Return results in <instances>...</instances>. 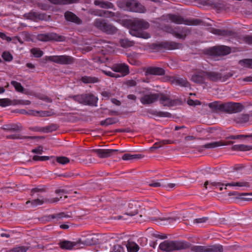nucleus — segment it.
Segmentation results:
<instances>
[{"instance_id": "nucleus-1", "label": "nucleus", "mask_w": 252, "mask_h": 252, "mask_svg": "<svg viewBox=\"0 0 252 252\" xmlns=\"http://www.w3.org/2000/svg\"><path fill=\"white\" fill-rule=\"evenodd\" d=\"M127 23L129 28V32L131 35L144 39H147L150 37L149 33L142 31L148 29L150 27V24L145 20L134 19L129 20Z\"/></svg>"}, {"instance_id": "nucleus-2", "label": "nucleus", "mask_w": 252, "mask_h": 252, "mask_svg": "<svg viewBox=\"0 0 252 252\" xmlns=\"http://www.w3.org/2000/svg\"><path fill=\"white\" fill-rule=\"evenodd\" d=\"M211 108H215L221 111H224L228 113H235L241 112L243 108V105L239 103L228 102L220 103L217 102L211 103L209 104Z\"/></svg>"}, {"instance_id": "nucleus-3", "label": "nucleus", "mask_w": 252, "mask_h": 252, "mask_svg": "<svg viewBox=\"0 0 252 252\" xmlns=\"http://www.w3.org/2000/svg\"><path fill=\"white\" fill-rule=\"evenodd\" d=\"M159 247L162 251L171 252L186 249L189 247V244L184 241H164L160 244Z\"/></svg>"}, {"instance_id": "nucleus-4", "label": "nucleus", "mask_w": 252, "mask_h": 252, "mask_svg": "<svg viewBox=\"0 0 252 252\" xmlns=\"http://www.w3.org/2000/svg\"><path fill=\"white\" fill-rule=\"evenodd\" d=\"M139 205L138 203L135 201H131L125 204L124 206H121L120 209L122 211L123 215L133 216L138 213ZM118 219H126L124 216H118Z\"/></svg>"}, {"instance_id": "nucleus-5", "label": "nucleus", "mask_w": 252, "mask_h": 252, "mask_svg": "<svg viewBox=\"0 0 252 252\" xmlns=\"http://www.w3.org/2000/svg\"><path fill=\"white\" fill-rule=\"evenodd\" d=\"M161 18L163 21L166 22L170 21L176 24H185L187 25L194 24L193 21L185 19L182 16L178 14H167L162 16Z\"/></svg>"}, {"instance_id": "nucleus-6", "label": "nucleus", "mask_w": 252, "mask_h": 252, "mask_svg": "<svg viewBox=\"0 0 252 252\" xmlns=\"http://www.w3.org/2000/svg\"><path fill=\"white\" fill-rule=\"evenodd\" d=\"M190 250L193 252H222L223 248L219 244L205 246L196 245L191 247Z\"/></svg>"}, {"instance_id": "nucleus-7", "label": "nucleus", "mask_w": 252, "mask_h": 252, "mask_svg": "<svg viewBox=\"0 0 252 252\" xmlns=\"http://www.w3.org/2000/svg\"><path fill=\"white\" fill-rule=\"evenodd\" d=\"M124 4L127 10L138 13H145L146 9L140 3L135 0H125Z\"/></svg>"}, {"instance_id": "nucleus-8", "label": "nucleus", "mask_w": 252, "mask_h": 252, "mask_svg": "<svg viewBox=\"0 0 252 252\" xmlns=\"http://www.w3.org/2000/svg\"><path fill=\"white\" fill-rule=\"evenodd\" d=\"M205 72L206 79L212 82H224L232 76V73L231 72L222 75L220 73L216 71H209Z\"/></svg>"}, {"instance_id": "nucleus-9", "label": "nucleus", "mask_w": 252, "mask_h": 252, "mask_svg": "<svg viewBox=\"0 0 252 252\" xmlns=\"http://www.w3.org/2000/svg\"><path fill=\"white\" fill-rule=\"evenodd\" d=\"M207 185H209L210 188L213 189V187H219L220 186H230V187H249L250 183L248 182H246L244 181H240V182H232L230 183L227 184H222L220 182H209L208 181H206L204 183V187L205 189H207Z\"/></svg>"}, {"instance_id": "nucleus-10", "label": "nucleus", "mask_w": 252, "mask_h": 252, "mask_svg": "<svg viewBox=\"0 0 252 252\" xmlns=\"http://www.w3.org/2000/svg\"><path fill=\"white\" fill-rule=\"evenodd\" d=\"M163 31L172 34L176 38L180 39H185L187 36V31L184 29H181L177 27L173 28L170 26H165L163 28Z\"/></svg>"}, {"instance_id": "nucleus-11", "label": "nucleus", "mask_w": 252, "mask_h": 252, "mask_svg": "<svg viewBox=\"0 0 252 252\" xmlns=\"http://www.w3.org/2000/svg\"><path fill=\"white\" fill-rule=\"evenodd\" d=\"M37 39L39 41L44 42L50 41L62 42L65 40V37L55 32H49L38 34L37 35Z\"/></svg>"}, {"instance_id": "nucleus-12", "label": "nucleus", "mask_w": 252, "mask_h": 252, "mask_svg": "<svg viewBox=\"0 0 252 252\" xmlns=\"http://www.w3.org/2000/svg\"><path fill=\"white\" fill-rule=\"evenodd\" d=\"M47 60L61 64H71L74 61L73 57L67 55L51 56L47 57Z\"/></svg>"}, {"instance_id": "nucleus-13", "label": "nucleus", "mask_w": 252, "mask_h": 252, "mask_svg": "<svg viewBox=\"0 0 252 252\" xmlns=\"http://www.w3.org/2000/svg\"><path fill=\"white\" fill-rule=\"evenodd\" d=\"M111 68L114 72L118 73L117 74L120 77L126 76L129 73V67L125 63L114 64Z\"/></svg>"}, {"instance_id": "nucleus-14", "label": "nucleus", "mask_w": 252, "mask_h": 252, "mask_svg": "<svg viewBox=\"0 0 252 252\" xmlns=\"http://www.w3.org/2000/svg\"><path fill=\"white\" fill-rule=\"evenodd\" d=\"M92 152L96 154L99 158H107L122 153L118 150L113 149H93Z\"/></svg>"}, {"instance_id": "nucleus-15", "label": "nucleus", "mask_w": 252, "mask_h": 252, "mask_svg": "<svg viewBox=\"0 0 252 252\" xmlns=\"http://www.w3.org/2000/svg\"><path fill=\"white\" fill-rule=\"evenodd\" d=\"M158 94L149 93L143 95L140 98V102L144 105L151 104L158 100Z\"/></svg>"}, {"instance_id": "nucleus-16", "label": "nucleus", "mask_w": 252, "mask_h": 252, "mask_svg": "<svg viewBox=\"0 0 252 252\" xmlns=\"http://www.w3.org/2000/svg\"><path fill=\"white\" fill-rule=\"evenodd\" d=\"M62 198V196L60 197V198L58 197H55L52 198H44V199H36L33 200L32 201H28L26 202V204H28L29 203H31L33 207L36 206L37 205H42L44 203H54L57 202L60 200V199Z\"/></svg>"}, {"instance_id": "nucleus-17", "label": "nucleus", "mask_w": 252, "mask_h": 252, "mask_svg": "<svg viewBox=\"0 0 252 252\" xmlns=\"http://www.w3.org/2000/svg\"><path fill=\"white\" fill-rule=\"evenodd\" d=\"M145 73L146 75H153L162 76L165 74V71L162 67L149 66L145 69Z\"/></svg>"}, {"instance_id": "nucleus-18", "label": "nucleus", "mask_w": 252, "mask_h": 252, "mask_svg": "<svg viewBox=\"0 0 252 252\" xmlns=\"http://www.w3.org/2000/svg\"><path fill=\"white\" fill-rule=\"evenodd\" d=\"M168 80L171 84L176 85L185 87H188L189 85V83L186 78H181L178 76H170Z\"/></svg>"}, {"instance_id": "nucleus-19", "label": "nucleus", "mask_w": 252, "mask_h": 252, "mask_svg": "<svg viewBox=\"0 0 252 252\" xmlns=\"http://www.w3.org/2000/svg\"><path fill=\"white\" fill-rule=\"evenodd\" d=\"M212 52L215 55L224 56L229 54L231 52V49L228 46H220L213 47L212 49Z\"/></svg>"}, {"instance_id": "nucleus-20", "label": "nucleus", "mask_w": 252, "mask_h": 252, "mask_svg": "<svg viewBox=\"0 0 252 252\" xmlns=\"http://www.w3.org/2000/svg\"><path fill=\"white\" fill-rule=\"evenodd\" d=\"M206 79V72L200 70L192 75L191 80L195 83L201 84L205 83Z\"/></svg>"}, {"instance_id": "nucleus-21", "label": "nucleus", "mask_w": 252, "mask_h": 252, "mask_svg": "<svg viewBox=\"0 0 252 252\" xmlns=\"http://www.w3.org/2000/svg\"><path fill=\"white\" fill-rule=\"evenodd\" d=\"M158 46L167 50H174L180 47L181 44L173 41H165L157 44Z\"/></svg>"}, {"instance_id": "nucleus-22", "label": "nucleus", "mask_w": 252, "mask_h": 252, "mask_svg": "<svg viewBox=\"0 0 252 252\" xmlns=\"http://www.w3.org/2000/svg\"><path fill=\"white\" fill-rule=\"evenodd\" d=\"M233 143V142L230 141H227L226 142L223 141H215L207 143L202 146V147L206 149H213L220 146L230 145Z\"/></svg>"}, {"instance_id": "nucleus-23", "label": "nucleus", "mask_w": 252, "mask_h": 252, "mask_svg": "<svg viewBox=\"0 0 252 252\" xmlns=\"http://www.w3.org/2000/svg\"><path fill=\"white\" fill-rule=\"evenodd\" d=\"M1 128L5 131L15 132L21 131L22 126L19 124H8L3 125Z\"/></svg>"}, {"instance_id": "nucleus-24", "label": "nucleus", "mask_w": 252, "mask_h": 252, "mask_svg": "<svg viewBox=\"0 0 252 252\" xmlns=\"http://www.w3.org/2000/svg\"><path fill=\"white\" fill-rule=\"evenodd\" d=\"M64 16L65 20L77 24H80L82 23L81 20L72 12L67 11L64 13Z\"/></svg>"}, {"instance_id": "nucleus-25", "label": "nucleus", "mask_w": 252, "mask_h": 252, "mask_svg": "<svg viewBox=\"0 0 252 252\" xmlns=\"http://www.w3.org/2000/svg\"><path fill=\"white\" fill-rule=\"evenodd\" d=\"M84 105H95L97 98L92 94H84Z\"/></svg>"}, {"instance_id": "nucleus-26", "label": "nucleus", "mask_w": 252, "mask_h": 252, "mask_svg": "<svg viewBox=\"0 0 252 252\" xmlns=\"http://www.w3.org/2000/svg\"><path fill=\"white\" fill-rule=\"evenodd\" d=\"M77 245L75 242L64 240L59 243V246L62 249L71 250Z\"/></svg>"}, {"instance_id": "nucleus-27", "label": "nucleus", "mask_w": 252, "mask_h": 252, "mask_svg": "<svg viewBox=\"0 0 252 252\" xmlns=\"http://www.w3.org/2000/svg\"><path fill=\"white\" fill-rule=\"evenodd\" d=\"M158 100L160 103L164 106H169L172 104V101L169 96L163 94H158Z\"/></svg>"}, {"instance_id": "nucleus-28", "label": "nucleus", "mask_w": 252, "mask_h": 252, "mask_svg": "<svg viewBox=\"0 0 252 252\" xmlns=\"http://www.w3.org/2000/svg\"><path fill=\"white\" fill-rule=\"evenodd\" d=\"M94 4L100 6L102 8H113L114 7V4L108 1H104L99 0L94 1Z\"/></svg>"}, {"instance_id": "nucleus-29", "label": "nucleus", "mask_w": 252, "mask_h": 252, "mask_svg": "<svg viewBox=\"0 0 252 252\" xmlns=\"http://www.w3.org/2000/svg\"><path fill=\"white\" fill-rule=\"evenodd\" d=\"M148 112L150 114L160 117L170 118L172 116L171 114L168 112L158 111L152 109L148 110Z\"/></svg>"}, {"instance_id": "nucleus-30", "label": "nucleus", "mask_w": 252, "mask_h": 252, "mask_svg": "<svg viewBox=\"0 0 252 252\" xmlns=\"http://www.w3.org/2000/svg\"><path fill=\"white\" fill-rule=\"evenodd\" d=\"M106 21L104 19H96L93 23L94 26L97 29L103 32Z\"/></svg>"}, {"instance_id": "nucleus-31", "label": "nucleus", "mask_w": 252, "mask_h": 252, "mask_svg": "<svg viewBox=\"0 0 252 252\" xmlns=\"http://www.w3.org/2000/svg\"><path fill=\"white\" fill-rule=\"evenodd\" d=\"M250 116L248 114H241L235 118L234 121L238 124H245L249 122Z\"/></svg>"}, {"instance_id": "nucleus-32", "label": "nucleus", "mask_w": 252, "mask_h": 252, "mask_svg": "<svg viewBox=\"0 0 252 252\" xmlns=\"http://www.w3.org/2000/svg\"><path fill=\"white\" fill-rule=\"evenodd\" d=\"M104 28L105 29L103 32H106L107 34H114L116 33L117 31V29L115 26L107 22Z\"/></svg>"}, {"instance_id": "nucleus-33", "label": "nucleus", "mask_w": 252, "mask_h": 252, "mask_svg": "<svg viewBox=\"0 0 252 252\" xmlns=\"http://www.w3.org/2000/svg\"><path fill=\"white\" fill-rule=\"evenodd\" d=\"M138 54H133L127 56V60L129 63L134 65L140 64L139 61L137 60Z\"/></svg>"}, {"instance_id": "nucleus-34", "label": "nucleus", "mask_w": 252, "mask_h": 252, "mask_svg": "<svg viewBox=\"0 0 252 252\" xmlns=\"http://www.w3.org/2000/svg\"><path fill=\"white\" fill-rule=\"evenodd\" d=\"M252 149V146H248L243 144L235 145L232 147V150L233 151H247Z\"/></svg>"}, {"instance_id": "nucleus-35", "label": "nucleus", "mask_w": 252, "mask_h": 252, "mask_svg": "<svg viewBox=\"0 0 252 252\" xmlns=\"http://www.w3.org/2000/svg\"><path fill=\"white\" fill-rule=\"evenodd\" d=\"M81 80L84 83H95L100 81L97 77L87 76H83Z\"/></svg>"}, {"instance_id": "nucleus-36", "label": "nucleus", "mask_w": 252, "mask_h": 252, "mask_svg": "<svg viewBox=\"0 0 252 252\" xmlns=\"http://www.w3.org/2000/svg\"><path fill=\"white\" fill-rule=\"evenodd\" d=\"M55 4H69L79 2V0H49Z\"/></svg>"}, {"instance_id": "nucleus-37", "label": "nucleus", "mask_w": 252, "mask_h": 252, "mask_svg": "<svg viewBox=\"0 0 252 252\" xmlns=\"http://www.w3.org/2000/svg\"><path fill=\"white\" fill-rule=\"evenodd\" d=\"M126 247L128 252H137L139 249L138 245L133 242H128Z\"/></svg>"}, {"instance_id": "nucleus-38", "label": "nucleus", "mask_w": 252, "mask_h": 252, "mask_svg": "<svg viewBox=\"0 0 252 252\" xmlns=\"http://www.w3.org/2000/svg\"><path fill=\"white\" fill-rule=\"evenodd\" d=\"M32 116H39L41 117H48L51 115V112L48 111H34L30 110V113Z\"/></svg>"}, {"instance_id": "nucleus-39", "label": "nucleus", "mask_w": 252, "mask_h": 252, "mask_svg": "<svg viewBox=\"0 0 252 252\" xmlns=\"http://www.w3.org/2000/svg\"><path fill=\"white\" fill-rule=\"evenodd\" d=\"M143 157L140 154H125L122 157V159L124 160H132L134 159H139Z\"/></svg>"}, {"instance_id": "nucleus-40", "label": "nucleus", "mask_w": 252, "mask_h": 252, "mask_svg": "<svg viewBox=\"0 0 252 252\" xmlns=\"http://www.w3.org/2000/svg\"><path fill=\"white\" fill-rule=\"evenodd\" d=\"M174 143V141L170 140H162L158 142L155 143L153 146L151 148V149H157L161 147L163 145L166 144H171Z\"/></svg>"}, {"instance_id": "nucleus-41", "label": "nucleus", "mask_w": 252, "mask_h": 252, "mask_svg": "<svg viewBox=\"0 0 252 252\" xmlns=\"http://www.w3.org/2000/svg\"><path fill=\"white\" fill-rule=\"evenodd\" d=\"M121 46L123 48H128L133 46L135 43L127 38L122 39L120 41Z\"/></svg>"}, {"instance_id": "nucleus-42", "label": "nucleus", "mask_w": 252, "mask_h": 252, "mask_svg": "<svg viewBox=\"0 0 252 252\" xmlns=\"http://www.w3.org/2000/svg\"><path fill=\"white\" fill-rule=\"evenodd\" d=\"M7 139H34V137L33 136H23L19 134H15L9 135L6 136Z\"/></svg>"}, {"instance_id": "nucleus-43", "label": "nucleus", "mask_w": 252, "mask_h": 252, "mask_svg": "<svg viewBox=\"0 0 252 252\" xmlns=\"http://www.w3.org/2000/svg\"><path fill=\"white\" fill-rule=\"evenodd\" d=\"M69 97L79 103L84 105V94L72 95L70 96Z\"/></svg>"}, {"instance_id": "nucleus-44", "label": "nucleus", "mask_w": 252, "mask_h": 252, "mask_svg": "<svg viewBox=\"0 0 252 252\" xmlns=\"http://www.w3.org/2000/svg\"><path fill=\"white\" fill-rule=\"evenodd\" d=\"M102 14L103 15V17L106 18H112L115 16L119 17L120 16V13L119 12L114 13L113 12L103 10H102Z\"/></svg>"}, {"instance_id": "nucleus-45", "label": "nucleus", "mask_w": 252, "mask_h": 252, "mask_svg": "<svg viewBox=\"0 0 252 252\" xmlns=\"http://www.w3.org/2000/svg\"><path fill=\"white\" fill-rule=\"evenodd\" d=\"M88 13L92 15L103 17L102 10L91 8L88 10Z\"/></svg>"}, {"instance_id": "nucleus-46", "label": "nucleus", "mask_w": 252, "mask_h": 252, "mask_svg": "<svg viewBox=\"0 0 252 252\" xmlns=\"http://www.w3.org/2000/svg\"><path fill=\"white\" fill-rule=\"evenodd\" d=\"M117 121L115 118H109L106 119L105 120L102 121L100 122L101 126H107L110 125H112L116 123Z\"/></svg>"}, {"instance_id": "nucleus-47", "label": "nucleus", "mask_w": 252, "mask_h": 252, "mask_svg": "<svg viewBox=\"0 0 252 252\" xmlns=\"http://www.w3.org/2000/svg\"><path fill=\"white\" fill-rule=\"evenodd\" d=\"M11 84L15 88L16 91L23 93L24 91V88L21 85L20 83H19L15 81H12L11 82Z\"/></svg>"}, {"instance_id": "nucleus-48", "label": "nucleus", "mask_w": 252, "mask_h": 252, "mask_svg": "<svg viewBox=\"0 0 252 252\" xmlns=\"http://www.w3.org/2000/svg\"><path fill=\"white\" fill-rule=\"evenodd\" d=\"M43 16L35 12H31L29 13V18L32 20H36L37 19H42Z\"/></svg>"}, {"instance_id": "nucleus-49", "label": "nucleus", "mask_w": 252, "mask_h": 252, "mask_svg": "<svg viewBox=\"0 0 252 252\" xmlns=\"http://www.w3.org/2000/svg\"><path fill=\"white\" fill-rule=\"evenodd\" d=\"M59 126L57 124H52L44 127L42 131L44 132H52L57 130Z\"/></svg>"}, {"instance_id": "nucleus-50", "label": "nucleus", "mask_w": 252, "mask_h": 252, "mask_svg": "<svg viewBox=\"0 0 252 252\" xmlns=\"http://www.w3.org/2000/svg\"><path fill=\"white\" fill-rule=\"evenodd\" d=\"M239 63L245 67L252 68V59H244L239 62Z\"/></svg>"}, {"instance_id": "nucleus-51", "label": "nucleus", "mask_w": 252, "mask_h": 252, "mask_svg": "<svg viewBox=\"0 0 252 252\" xmlns=\"http://www.w3.org/2000/svg\"><path fill=\"white\" fill-rule=\"evenodd\" d=\"M28 250V248L26 246H17L11 249L10 252H26Z\"/></svg>"}, {"instance_id": "nucleus-52", "label": "nucleus", "mask_w": 252, "mask_h": 252, "mask_svg": "<svg viewBox=\"0 0 252 252\" xmlns=\"http://www.w3.org/2000/svg\"><path fill=\"white\" fill-rule=\"evenodd\" d=\"M56 161L60 164H65L70 161L69 159L65 157H56Z\"/></svg>"}, {"instance_id": "nucleus-53", "label": "nucleus", "mask_w": 252, "mask_h": 252, "mask_svg": "<svg viewBox=\"0 0 252 252\" xmlns=\"http://www.w3.org/2000/svg\"><path fill=\"white\" fill-rule=\"evenodd\" d=\"M31 52L36 58H39L43 54V52L39 49L37 48H33L31 50Z\"/></svg>"}, {"instance_id": "nucleus-54", "label": "nucleus", "mask_w": 252, "mask_h": 252, "mask_svg": "<svg viewBox=\"0 0 252 252\" xmlns=\"http://www.w3.org/2000/svg\"><path fill=\"white\" fill-rule=\"evenodd\" d=\"M51 219H57L58 220L59 219L63 218H68L69 216L65 215L64 213H60L57 214L51 215L49 216Z\"/></svg>"}, {"instance_id": "nucleus-55", "label": "nucleus", "mask_w": 252, "mask_h": 252, "mask_svg": "<svg viewBox=\"0 0 252 252\" xmlns=\"http://www.w3.org/2000/svg\"><path fill=\"white\" fill-rule=\"evenodd\" d=\"M148 185L150 187L158 188L162 187L163 185L158 180H152L147 183Z\"/></svg>"}, {"instance_id": "nucleus-56", "label": "nucleus", "mask_w": 252, "mask_h": 252, "mask_svg": "<svg viewBox=\"0 0 252 252\" xmlns=\"http://www.w3.org/2000/svg\"><path fill=\"white\" fill-rule=\"evenodd\" d=\"M2 57L4 60L7 62H10L13 59L12 55L9 52H4L2 53Z\"/></svg>"}, {"instance_id": "nucleus-57", "label": "nucleus", "mask_w": 252, "mask_h": 252, "mask_svg": "<svg viewBox=\"0 0 252 252\" xmlns=\"http://www.w3.org/2000/svg\"><path fill=\"white\" fill-rule=\"evenodd\" d=\"M11 101L8 98L0 99V106L6 107L11 105Z\"/></svg>"}, {"instance_id": "nucleus-58", "label": "nucleus", "mask_w": 252, "mask_h": 252, "mask_svg": "<svg viewBox=\"0 0 252 252\" xmlns=\"http://www.w3.org/2000/svg\"><path fill=\"white\" fill-rule=\"evenodd\" d=\"M232 32L227 30H216V33L220 35L227 36L231 35L232 34Z\"/></svg>"}, {"instance_id": "nucleus-59", "label": "nucleus", "mask_w": 252, "mask_h": 252, "mask_svg": "<svg viewBox=\"0 0 252 252\" xmlns=\"http://www.w3.org/2000/svg\"><path fill=\"white\" fill-rule=\"evenodd\" d=\"M101 71L104 74H105L106 75H107L108 76H109V77H113V78H120V76L119 75H117V73L112 72H111L110 71H107V70H101Z\"/></svg>"}, {"instance_id": "nucleus-60", "label": "nucleus", "mask_w": 252, "mask_h": 252, "mask_svg": "<svg viewBox=\"0 0 252 252\" xmlns=\"http://www.w3.org/2000/svg\"><path fill=\"white\" fill-rule=\"evenodd\" d=\"M49 157L48 156H34L32 159L34 161H45L49 159Z\"/></svg>"}, {"instance_id": "nucleus-61", "label": "nucleus", "mask_w": 252, "mask_h": 252, "mask_svg": "<svg viewBox=\"0 0 252 252\" xmlns=\"http://www.w3.org/2000/svg\"><path fill=\"white\" fill-rule=\"evenodd\" d=\"M243 41L249 44H252V35H246L242 37Z\"/></svg>"}, {"instance_id": "nucleus-62", "label": "nucleus", "mask_w": 252, "mask_h": 252, "mask_svg": "<svg viewBox=\"0 0 252 252\" xmlns=\"http://www.w3.org/2000/svg\"><path fill=\"white\" fill-rule=\"evenodd\" d=\"M125 84L129 87H134L137 85V82L133 79L128 80L125 82Z\"/></svg>"}, {"instance_id": "nucleus-63", "label": "nucleus", "mask_w": 252, "mask_h": 252, "mask_svg": "<svg viewBox=\"0 0 252 252\" xmlns=\"http://www.w3.org/2000/svg\"><path fill=\"white\" fill-rule=\"evenodd\" d=\"M240 196H245L246 197H242L246 200H252V193H243L240 194Z\"/></svg>"}, {"instance_id": "nucleus-64", "label": "nucleus", "mask_w": 252, "mask_h": 252, "mask_svg": "<svg viewBox=\"0 0 252 252\" xmlns=\"http://www.w3.org/2000/svg\"><path fill=\"white\" fill-rule=\"evenodd\" d=\"M208 218L207 217L196 219L193 220V222L194 223H203L205 222L208 220Z\"/></svg>"}]
</instances>
